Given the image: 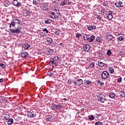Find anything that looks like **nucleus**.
I'll return each instance as SVG.
<instances>
[{
	"mask_svg": "<svg viewBox=\"0 0 125 125\" xmlns=\"http://www.w3.org/2000/svg\"><path fill=\"white\" fill-rule=\"evenodd\" d=\"M14 27H15V23L13 21H12L9 26V28L10 29V31L11 33H12L13 34H19L20 33H21V29H22V27H21V26L18 25L17 29H13V28H11V27L14 28Z\"/></svg>",
	"mask_w": 125,
	"mask_h": 125,
	"instance_id": "f257e3e1",
	"label": "nucleus"
},
{
	"mask_svg": "<svg viewBox=\"0 0 125 125\" xmlns=\"http://www.w3.org/2000/svg\"><path fill=\"white\" fill-rule=\"evenodd\" d=\"M51 15H52V16H50V17H51L52 19L58 18L60 16V12L59 9H55L53 12H51Z\"/></svg>",
	"mask_w": 125,
	"mask_h": 125,
	"instance_id": "f03ea898",
	"label": "nucleus"
},
{
	"mask_svg": "<svg viewBox=\"0 0 125 125\" xmlns=\"http://www.w3.org/2000/svg\"><path fill=\"white\" fill-rule=\"evenodd\" d=\"M101 77L103 80H107V79L110 78V74L106 71H104L102 73Z\"/></svg>",
	"mask_w": 125,
	"mask_h": 125,
	"instance_id": "7ed1b4c3",
	"label": "nucleus"
},
{
	"mask_svg": "<svg viewBox=\"0 0 125 125\" xmlns=\"http://www.w3.org/2000/svg\"><path fill=\"white\" fill-rule=\"evenodd\" d=\"M98 99L99 101H100L102 103H104L107 100L106 97H105V95L102 94H100L98 95Z\"/></svg>",
	"mask_w": 125,
	"mask_h": 125,
	"instance_id": "20e7f679",
	"label": "nucleus"
},
{
	"mask_svg": "<svg viewBox=\"0 0 125 125\" xmlns=\"http://www.w3.org/2000/svg\"><path fill=\"white\" fill-rule=\"evenodd\" d=\"M48 3H42L41 5V10L42 11H46L48 9Z\"/></svg>",
	"mask_w": 125,
	"mask_h": 125,
	"instance_id": "39448f33",
	"label": "nucleus"
},
{
	"mask_svg": "<svg viewBox=\"0 0 125 125\" xmlns=\"http://www.w3.org/2000/svg\"><path fill=\"white\" fill-rule=\"evenodd\" d=\"M37 116V114L34 112L32 110H31L30 111L27 112V117L28 118H35Z\"/></svg>",
	"mask_w": 125,
	"mask_h": 125,
	"instance_id": "423d86ee",
	"label": "nucleus"
},
{
	"mask_svg": "<svg viewBox=\"0 0 125 125\" xmlns=\"http://www.w3.org/2000/svg\"><path fill=\"white\" fill-rule=\"evenodd\" d=\"M90 47H91L90 45L88 44H86L83 45V50H84V51H86V52H88L89 51V50L90 49Z\"/></svg>",
	"mask_w": 125,
	"mask_h": 125,
	"instance_id": "0eeeda50",
	"label": "nucleus"
},
{
	"mask_svg": "<svg viewBox=\"0 0 125 125\" xmlns=\"http://www.w3.org/2000/svg\"><path fill=\"white\" fill-rule=\"evenodd\" d=\"M115 5L118 8H120V7H124V5L123 4V2H122V1H116Z\"/></svg>",
	"mask_w": 125,
	"mask_h": 125,
	"instance_id": "6e6552de",
	"label": "nucleus"
},
{
	"mask_svg": "<svg viewBox=\"0 0 125 125\" xmlns=\"http://www.w3.org/2000/svg\"><path fill=\"white\" fill-rule=\"evenodd\" d=\"M113 17L114 16H113V11H108L107 16V19H108V20H112Z\"/></svg>",
	"mask_w": 125,
	"mask_h": 125,
	"instance_id": "1a4fd4ad",
	"label": "nucleus"
},
{
	"mask_svg": "<svg viewBox=\"0 0 125 125\" xmlns=\"http://www.w3.org/2000/svg\"><path fill=\"white\" fill-rule=\"evenodd\" d=\"M54 52V51H53V49L48 48L45 52V54H47V55H52Z\"/></svg>",
	"mask_w": 125,
	"mask_h": 125,
	"instance_id": "9d476101",
	"label": "nucleus"
},
{
	"mask_svg": "<svg viewBox=\"0 0 125 125\" xmlns=\"http://www.w3.org/2000/svg\"><path fill=\"white\" fill-rule=\"evenodd\" d=\"M13 4L14 6H16L17 7H19L20 5H21V2H18L17 0H14L13 2Z\"/></svg>",
	"mask_w": 125,
	"mask_h": 125,
	"instance_id": "9b49d317",
	"label": "nucleus"
},
{
	"mask_svg": "<svg viewBox=\"0 0 125 125\" xmlns=\"http://www.w3.org/2000/svg\"><path fill=\"white\" fill-rule=\"evenodd\" d=\"M117 40L119 42H123L125 40V35H119L117 36Z\"/></svg>",
	"mask_w": 125,
	"mask_h": 125,
	"instance_id": "f8f14e48",
	"label": "nucleus"
},
{
	"mask_svg": "<svg viewBox=\"0 0 125 125\" xmlns=\"http://www.w3.org/2000/svg\"><path fill=\"white\" fill-rule=\"evenodd\" d=\"M28 54V52L26 51H23L21 53V57H22V58H25V57H27Z\"/></svg>",
	"mask_w": 125,
	"mask_h": 125,
	"instance_id": "ddd939ff",
	"label": "nucleus"
},
{
	"mask_svg": "<svg viewBox=\"0 0 125 125\" xmlns=\"http://www.w3.org/2000/svg\"><path fill=\"white\" fill-rule=\"evenodd\" d=\"M114 37H113V35L111 34H108L106 36V39L108 40V41H111L113 40Z\"/></svg>",
	"mask_w": 125,
	"mask_h": 125,
	"instance_id": "4468645a",
	"label": "nucleus"
},
{
	"mask_svg": "<svg viewBox=\"0 0 125 125\" xmlns=\"http://www.w3.org/2000/svg\"><path fill=\"white\" fill-rule=\"evenodd\" d=\"M77 86H80V85H81V84H83V80L82 79H79L77 80Z\"/></svg>",
	"mask_w": 125,
	"mask_h": 125,
	"instance_id": "2eb2a0df",
	"label": "nucleus"
},
{
	"mask_svg": "<svg viewBox=\"0 0 125 125\" xmlns=\"http://www.w3.org/2000/svg\"><path fill=\"white\" fill-rule=\"evenodd\" d=\"M95 39V36L92 35L90 37H89L88 42H93L94 41Z\"/></svg>",
	"mask_w": 125,
	"mask_h": 125,
	"instance_id": "dca6fc26",
	"label": "nucleus"
},
{
	"mask_svg": "<svg viewBox=\"0 0 125 125\" xmlns=\"http://www.w3.org/2000/svg\"><path fill=\"white\" fill-rule=\"evenodd\" d=\"M97 55L99 56V57H102V56H103V51L99 50L97 51Z\"/></svg>",
	"mask_w": 125,
	"mask_h": 125,
	"instance_id": "f3484780",
	"label": "nucleus"
},
{
	"mask_svg": "<svg viewBox=\"0 0 125 125\" xmlns=\"http://www.w3.org/2000/svg\"><path fill=\"white\" fill-rule=\"evenodd\" d=\"M56 106L57 105L55 104H50V108L52 109V110H54V111H55L56 110Z\"/></svg>",
	"mask_w": 125,
	"mask_h": 125,
	"instance_id": "a211bd4d",
	"label": "nucleus"
},
{
	"mask_svg": "<svg viewBox=\"0 0 125 125\" xmlns=\"http://www.w3.org/2000/svg\"><path fill=\"white\" fill-rule=\"evenodd\" d=\"M12 21H13L15 24H20V21L16 18H14Z\"/></svg>",
	"mask_w": 125,
	"mask_h": 125,
	"instance_id": "6ab92c4d",
	"label": "nucleus"
},
{
	"mask_svg": "<svg viewBox=\"0 0 125 125\" xmlns=\"http://www.w3.org/2000/svg\"><path fill=\"white\" fill-rule=\"evenodd\" d=\"M53 42V40L51 38H47V42H48L49 44H51L52 42Z\"/></svg>",
	"mask_w": 125,
	"mask_h": 125,
	"instance_id": "aec40b11",
	"label": "nucleus"
},
{
	"mask_svg": "<svg viewBox=\"0 0 125 125\" xmlns=\"http://www.w3.org/2000/svg\"><path fill=\"white\" fill-rule=\"evenodd\" d=\"M109 97L110 98H112V99H113L114 98H115V97H116V94H115V93L113 92L110 93L109 95Z\"/></svg>",
	"mask_w": 125,
	"mask_h": 125,
	"instance_id": "412c9836",
	"label": "nucleus"
},
{
	"mask_svg": "<svg viewBox=\"0 0 125 125\" xmlns=\"http://www.w3.org/2000/svg\"><path fill=\"white\" fill-rule=\"evenodd\" d=\"M95 29H96V26L95 25L90 26L88 27V30H89V31L95 30Z\"/></svg>",
	"mask_w": 125,
	"mask_h": 125,
	"instance_id": "4be33fe9",
	"label": "nucleus"
},
{
	"mask_svg": "<svg viewBox=\"0 0 125 125\" xmlns=\"http://www.w3.org/2000/svg\"><path fill=\"white\" fill-rule=\"evenodd\" d=\"M13 119L11 118L8 119V121L7 122V125H12V124H13Z\"/></svg>",
	"mask_w": 125,
	"mask_h": 125,
	"instance_id": "5701e85b",
	"label": "nucleus"
},
{
	"mask_svg": "<svg viewBox=\"0 0 125 125\" xmlns=\"http://www.w3.org/2000/svg\"><path fill=\"white\" fill-rule=\"evenodd\" d=\"M64 5H67V0H64L61 2V6H64Z\"/></svg>",
	"mask_w": 125,
	"mask_h": 125,
	"instance_id": "b1692460",
	"label": "nucleus"
},
{
	"mask_svg": "<svg viewBox=\"0 0 125 125\" xmlns=\"http://www.w3.org/2000/svg\"><path fill=\"white\" fill-rule=\"evenodd\" d=\"M22 46L24 48V49H28L30 46V45H29V44L25 43Z\"/></svg>",
	"mask_w": 125,
	"mask_h": 125,
	"instance_id": "393cba45",
	"label": "nucleus"
},
{
	"mask_svg": "<svg viewBox=\"0 0 125 125\" xmlns=\"http://www.w3.org/2000/svg\"><path fill=\"white\" fill-rule=\"evenodd\" d=\"M95 66V64L94 63V62H91V63H89L88 65V67H89L90 68H94Z\"/></svg>",
	"mask_w": 125,
	"mask_h": 125,
	"instance_id": "a878e982",
	"label": "nucleus"
},
{
	"mask_svg": "<svg viewBox=\"0 0 125 125\" xmlns=\"http://www.w3.org/2000/svg\"><path fill=\"white\" fill-rule=\"evenodd\" d=\"M109 71L110 74H114V73L115 72V70H114V68H112V67H109Z\"/></svg>",
	"mask_w": 125,
	"mask_h": 125,
	"instance_id": "bb28decb",
	"label": "nucleus"
},
{
	"mask_svg": "<svg viewBox=\"0 0 125 125\" xmlns=\"http://www.w3.org/2000/svg\"><path fill=\"white\" fill-rule=\"evenodd\" d=\"M104 65H105V63H104L102 62H98V66L99 67H104Z\"/></svg>",
	"mask_w": 125,
	"mask_h": 125,
	"instance_id": "cd10ccee",
	"label": "nucleus"
},
{
	"mask_svg": "<svg viewBox=\"0 0 125 125\" xmlns=\"http://www.w3.org/2000/svg\"><path fill=\"white\" fill-rule=\"evenodd\" d=\"M61 108H62V105L61 104H59L56 105V109L59 110H61Z\"/></svg>",
	"mask_w": 125,
	"mask_h": 125,
	"instance_id": "c85d7f7f",
	"label": "nucleus"
},
{
	"mask_svg": "<svg viewBox=\"0 0 125 125\" xmlns=\"http://www.w3.org/2000/svg\"><path fill=\"white\" fill-rule=\"evenodd\" d=\"M40 0H33V4H39L40 3Z\"/></svg>",
	"mask_w": 125,
	"mask_h": 125,
	"instance_id": "c756f323",
	"label": "nucleus"
},
{
	"mask_svg": "<svg viewBox=\"0 0 125 125\" xmlns=\"http://www.w3.org/2000/svg\"><path fill=\"white\" fill-rule=\"evenodd\" d=\"M106 54L108 56H111V55H112V51H111V50H107Z\"/></svg>",
	"mask_w": 125,
	"mask_h": 125,
	"instance_id": "7c9ffc66",
	"label": "nucleus"
},
{
	"mask_svg": "<svg viewBox=\"0 0 125 125\" xmlns=\"http://www.w3.org/2000/svg\"><path fill=\"white\" fill-rule=\"evenodd\" d=\"M44 22L45 24H50V23H51V20L48 19L45 20Z\"/></svg>",
	"mask_w": 125,
	"mask_h": 125,
	"instance_id": "2f4dec72",
	"label": "nucleus"
},
{
	"mask_svg": "<svg viewBox=\"0 0 125 125\" xmlns=\"http://www.w3.org/2000/svg\"><path fill=\"white\" fill-rule=\"evenodd\" d=\"M120 95L122 97H125V91H122L120 93Z\"/></svg>",
	"mask_w": 125,
	"mask_h": 125,
	"instance_id": "473e14b6",
	"label": "nucleus"
},
{
	"mask_svg": "<svg viewBox=\"0 0 125 125\" xmlns=\"http://www.w3.org/2000/svg\"><path fill=\"white\" fill-rule=\"evenodd\" d=\"M83 40H84V41H88L89 37H88V35L83 36Z\"/></svg>",
	"mask_w": 125,
	"mask_h": 125,
	"instance_id": "72a5a7b5",
	"label": "nucleus"
},
{
	"mask_svg": "<svg viewBox=\"0 0 125 125\" xmlns=\"http://www.w3.org/2000/svg\"><path fill=\"white\" fill-rule=\"evenodd\" d=\"M88 119L90 121H93L94 120V117L93 115H90L88 116Z\"/></svg>",
	"mask_w": 125,
	"mask_h": 125,
	"instance_id": "f704fd0d",
	"label": "nucleus"
},
{
	"mask_svg": "<svg viewBox=\"0 0 125 125\" xmlns=\"http://www.w3.org/2000/svg\"><path fill=\"white\" fill-rule=\"evenodd\" d=\"M53 59H54V61H56V62H58L59 61V58L57 56H55Z\"/></svg>",
	"mask_w": 125,
	"mask_h": 125,
	"instance_id": "c9c22d12",
	"label": "nucleus"
},
{
	"mask_svg": "<svg viewBox=\"0 0 125 125\" xmlns=\"http://www.w3.org/2000/svg\"><path fill=\"white\" fill-rule=\"evenodd\" d=\"M95 125H103V123L98 121L95 123Z\"/></svg>",
	"mask_w": 125,
	"mask_h": 125,
	"instance_id": "e433bc0d",
	"label": "nucleus"
},
{
	"mask_svg": "<svg viewBox=\"0 0 125 125\" xmlns=\"http://www.w3.org/2000/svg\"><path fill=\"white\" fill-rule=\"evenodd\" d=\"M91 81L89 80H86L85 82V84L87 85L88 84H91Z\"/></svg>",
	"mask_w": 125,
	"mask_h": 125,
	"instance_id": "4c0bfd02",
	"label": "nucleus"
},
{
	"mask_svg": "<svg viewBox=\"0 0 125 125\" xmlns=\"http://www.w3.org/2000/svg\"><path fill=\"white\" fill-rule=\"evenodd\" d=\"M108 2L107 1H105L103 3L104 6H108Z\"/></svg>",
	"mask_w": 125,
	"mask_h": 125,
	"instance_id": "58836bf2",
	"label": "nucleus"
},
{
	"mask_svg": "<svg viewBox=\"0 0 125 125\" xmlns=\"http://www.w3.org/2000/svg\"><path fill=\"white\" fill-rule=\"evenodd\" d=\"M23 16H28V15H29V13H28L27 11H25V12H24L23 13Z\"/></svg>",
	"mask_w": 125,
	"mask_h": 125,
	"instance_id": "ea45409f",
	"label": "nucleus"
},
{
	"mask_svg": "<svg viewBox=\"0 0 125 125\" xmlns=\"http://www.w3.org/2000/svg\"><path fill=\"white\" fill-rule=\"evenodd\" d=\"M96 41L97 42H101V37H97Z\"/></svg>",
	"mask_w": 125,
	"mask_h": 125,
	"instance_id": "a19ab883",
	"label": "nucleus"
},
{
	"mask_svg": "<svg viewBox=\"0 0 125 125\" xmlns=\"http://www.w3.org/2000/svg\"><path fill=\"white\" fill-rule=\"evenodd\" d=\"M73 82H74L73 80L69 79L68 80V83H69V84H72Z\"/></svg>",
	"mask_w": 125,
	"mask_h": 125,
	"instance_id": "79ce46f5",
	"label": "nucleus"
},
{
	"mask_svg": "<svg viewBox=\"0 0 125 125\" xmlns=\"http://www.w3.org/2000/svg\"><path fill=\"white\" fill-rule=\"evenodd\" d=\"M50 64H52V65H53L54 64V59H51Z\"/></svg>",
	"mask_w": 125,
	"mask_h": 125,
	"instance_id": "37998d69",
	"label": "nucleus"
},
{
	"mask_svg": "<svg viewBox=\"0 0 125 125\" xmlns=\"http://www.w3.org/2000/svg\"><path fill=\"white\" fill-rule=\"evenodd\" d=\"M0 67L2 68V69H4V68H5V65L3 63H0Z\"/></svg>",
	"mask_w": 125,
	"mask_h": 125,
	"instance_id": "c03bdc74",
	"label": "nucleus"
},
{
	"mask_svg": "<svg viewBox=\"0 0 125 125\" xmlns=\"http://www.w3.org/2000/svg\"><path fill=\"white\" fill-rule=\"evenodd\" d=\"M48 75L49 76V77H52V76H53V73H52L51 71H49L48 72Z\"/></svg>",
	"mask_w": 125,
	"mask_h": 125,
	"instance_id": "a18cd8bd",
	"label": "nucleus"
},
{
	"mask_svg": "<svg viewBox=\"0 0 125 125\" xmlns=\"http://www.w3.org/2000/svg\"><path fill=\"white\" fill-rule=\"evenodd\" d=\"M4 6H6V7H8V6H9V2H8L7 3H4Z\"/></svg>",
	"mask_w": 125,
	"mask_h": 125,
	"instance_id": "49530a36",
	"label": "nucleus"
},
{
	"mask_svg": "<svg viewBox=\"0 0 125 125\" xmlns=\"http://www.w3.org/2000/svg\"><path fill=\"white\" fill-rule=\"evenodd\" d=\"M105 11H106V9H105L104 8H103L101 10V12L103 14H104L105 13Z\"/></svg>",
	"mask_w": 125,
	"mask_h": 125,
	"instance_id": "de8ad7c7",
	"label": "nucleus"
},
{
	"mask_svg": "<svg viewBox=\"0 0 125 125\" xmlns=\"http://www.w3.org/2000/svg\"><path fill=\"white\" fill-rule=\"evenodd\" d=\"M6 116H4V119L5 120V121H8V117L9 116L7 115H6Z\"/></svg>",
	"mask_w": 125,
	"mask_h": 125,
	"instance_id": "09e8293b",
	"label": "nucleus"
},
{
	"mask_svg": "<svg viewBox=\"0 0 125 125\" xmlns=\"http://www.w3.org/2000/svg\"><path fill=\"white\" fill-rule=\"evenodd\" d=\"M55 35H57V36H59L60 35V31H57L55 32Z\"/></svg>",
	"mask_w": 125,
	"mask_h": 125,
	"instance_id": "8fccbe9b",
	"label": "nucleus"
},
{
	"mask_svg": "<svg viewBox=\"0 0 125 125\" xmlns=\"http://www.w3.org/2000/svg\"><path fill=\"white\" fill-rule=\"evenodd\" d=\"M101 16L100 15H98L97 17V19H98V20H101Z\"/></svg>",
	"mask_w": 125,
	"mask_h": 125,
	"instance_id": "3c124183",
	"label": "nucleus"
},
{
	"mask_svg": "<svg viewBox=\"0 0 125 125\" xmlns=\"http://www.w3.org/2000/svg\"><path fill=\"white\" fill-rule=\"evenodd\" d=\"M81 36H82V34H77L76 38H77V39H80V38H81Z\"/></svg>",
	"mask_w": 125,
	"mask_h": 125,
	"instance_id": "603ef678",
	"label": "nucleus"
},
{
	"mask_svg": "<svg viewBox=\"0 0 125 125\" xmlns=\"http://www.w3.org/2000/svg\"><path fill=\"white\" fill-rule=\"evenodd\" d=\"M46 121H47V122H50L51 121V119L49 117H48L46 119Z\"/></svg>",
	"mask_w": 125,
	"mask_h": 125,
	"instance_id": "864d4df0",
	"label": "nucleus"
},
{
	"mask_svg": "<svg viewBox=\"0 0 125 125\" xmlns=\"http://www.w3.org/2000/svg\"><path fill=\"white\" fill-rule=\"evenodd\" d=\"M43 31V32H45V33H46L47 34L48 33V30L46 28H44Z\"/></svg>",
	"mask_w": 125,
	"mask_h": 125,
	"instance_id": "5fc2aeb1",
	"label": "nucleus"
},
{
	"mask_svg": "<svg viewBox=\"0 0 125 125\" xmlns=\"http://www.w3.org/2000/svg\"><path fill=\"white\" fill-rule=\"evenodd\" d=\"M118 83H121L122 82V77H120L118 80Z\"/></svg>",
	"mask_w": 125,
	"mask_h": 125,
	"instance_id": "6e6d98bb",
	"label": "nucleus"
},
{
	"mask_svg": "<svg viewBox=\"0 0 125 125\" xmlns=\"http://www.w3.org/2000/svg\"><path fill=\"white\" fill-rule=\"evenodd\" d=\"M63 45V43H60L59 44V46H60V48H61V47H62V45Z\"/></svg>",
	"mask_w": 125,
	"mask_h": 125,
	"instance_id": "4d7b16f0",
	"label": "nucleus"
},
{
	"mask_svg": "<svg viewBox=\"0 0 125 125\" xmlns=\"http://www.w3.org/2000/svg\"><path fill=\"white\" fill-rule=\"evenodd\" d=\"M73 83H74V84H75V85H77V84H78L77 81H73Z\"/></svg>",
	"mask_w": 125,
	"mask_h": 125,
	"instance_id": "13d9d810",
	"label": "nucleus"
},
{
	"mask_svg": "<svg viewBox=\"0 0 125 125\" xmlns=\"http://www.w3.org/2000/svg\"><path fill=\"white\" fill-rule=\"evenodd\" d=\"M3 82V78L0 79V83H2Z\"/></svg>",
	"mask_w": 125,
	"mask_h": 125,
	"instance_id": "bf43d9fd",
	"label": "nucleus"
},
{
	"mask_svg": "<svg viewBox=\"0 0 125 125\" xmlns=\"http://www.w3.org/2000/svg\"><path fill=\"white\" fill-rule=\"evenodd\" d=\"M100 85H104V83L103 82H101Z\"/></svg>",
	"mask_w": 125,
	"mask_h": 125,
	"instance_id": "052dcab7",
	"label": "nucleus"
},
{
	"mask_svg": "<svg viewBox=\"0 0 125 125\" xmlns=\"http://www.w3.org/2000/svg\"><path fill=\"white\" fill-rule=\"evenodd\" d=\"M44 36H45L44 34H42V35H41V37H44Z\"/></svg>",
	"mask_w": 125,
	"mask_h": 125,
	"instance_id": "680f3d73",
	"label": "nucleus"
},
{
	"mask_svg": "<svg viewBox=\"0 0 125 125\" xmlns=\"http://www.w3.org/2000/svg\"><path fill=\"white\" fill-rule=\"evenodd\" d=\"M70 4H71V2L68 1V3H67V4L70 5Z\"/></svg>",
	"mask_w": 125,
	"mask_h": 125,
	"instance_id": "e2e57ef3",
	"label": "nucleus"
},
{
	"mask_svg": "<svg viewBox=\"0 0 125 125\" xmlns=\"http://www.w3.org/2000/svg\"><path fill=\"white\" fill-rule=\"evenodd\" d=\"M64 100L65 101H66V99H65V98H64Z\"/></svg>",
	"mask_w": 125,
	"mask_h": 125,
	"instance_id": "0e129e2a",
	"label": "nucleus"
},
{
	"mask_svg": "<svg viewBox=\"0 0 125 125\" xmlns=\"http://www.w3.org/2000/svg\"><path fill=\"white\" fill-rule=\"evenodd\" d=\"M121 125H125V124H121Z\"/></svg>",
	"mask_w": 125,
	"mask_h": 125,
	"instance_id": "69168bd1",
	"label": "nucleus"
},
{
	"mask_svg": "<svg viewBox=\"0 0 125 125\" xmlns=\"http://www.w3.org/2000/svg\"><path fill=\"white\" fill-rule=\"evenodd\" d=\"M98 116H99H99H100L99 114Z\"/></svg>",
	"mask_w": 125,
	"mask_h": 125,
	"instance_id": "338daca9",
	"label": "nucleus"
}]
</instances>
